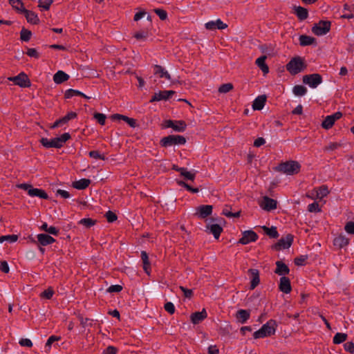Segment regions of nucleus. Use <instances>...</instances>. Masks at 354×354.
Returning <instances> with one entry per match:
<instances>
[{"instance_id": "obj_61", "label": "nucleus", "mask_w": 354, "mask_h": 354, "mask_svg": "<svg viewBox=\"0 0 354 354\" xmlns=\"http://www.w3.org/2000/svg\"><path fill=\"white\" fill-rule=\"evenodd\" d=\"M0 270L3 273H8L10 271L9 266L6 261H0Z\"/></svg>"}, {"instance_id": "obj_55", "label": "nucleus", "mask_w": 354, "mask_h": 354, "mask_svg": "<svg viewBox=\"0 0 354 354\" xmlns=\"http://www.w3.org/2000/svg\"><path fill=\"white\" fill-rule=\"evenodd\" d=\"M165 310L171 315H173L175 312V306L173 303L168 301L164 306Z\"/></svg>"}, {"instance_id": "obj_6", "label": "nucleus", "mask_w": 354, "mask_h": 354, "mask_svg": "<svg viewBox=\"0 0 354 354\" xmlns=\"http://www.w3.org/2000/svg\"><path fill=\"white\" fill-rule=\"evenodd\" d=\"M294 236L288 234L285 237H281L276 243L271 246L272 249L279 251L282 249H288L293 243Z\"/></svg>"}, {"instance_id": "obj_60", "label": "nucleus", "mask_w": 354, "mask_h": 354, "mask_svg": "<svg viewBox=\"0 0 354 354\" xmlns=\"http://www.w3.org/2000/svg\"><path fill=\"white\" fill-rule=\"evenodd\" d=\"M344 348L346 351L350 353H354V344L352 342H347L344 344Z\"/></svg>"}, {"instance_id": "obj_13", "label": "nucleus", "mask_w": 354, "mask_h": 354, "mask_svg": "<svg viewBox=\"0 0 354 354\" xmlns=\"http://www.w3.org/2000/svg\"><path fill=\"white\" fill-rule=\"evenodd\" d=\"M242 237L239 240L238 243L242 245H246L250 242H255L259 236L253 230H245L242 234Z\"/></svg>"}, {"instance_id": "obj_38", "label": "nucleus", "mask_w": 354, "mask_h": 354, "mask_svg": "<svg viewBox=\"0 0 354 354\" xmlns=\"http://www.w3.org/2000/svg\"><path fill=\"white\" fill-rule=\"evenodd\" d=\"M167 96L165 94V91H160L159 93H156L149 100V102H158L160 100H167Z\"/></svg>"}, {"instance_id": "obj_62", "label": "nucleus", "mask_w": 354, "mask_h": 354, "mask_svg": "<svg viewBox=\"0 0 354 354\" xmlns=\"http://www.w3.org/2000/svg\"><path fill=\"white\" fill-rule=\"evenodd\" d=\"M180 289L183 292L185 297L191 298L193 296L192 290L185 288L184 286H180Z\"/></svg>"}, {"instance_id": "obj_10", "label": "nucleus", "mask_w": 354, "mask_h": 354, "mask_svg": "<svg viewBox=\"0 0 354 354\" xmlns=\"http://www.w3.org/2000/svg\"><path fill=\"white\" fill-rule=\"evenodd\" d=\"M303 82L309 87L315 88L322 82V77L318 73L306 75L303 77Z\"/></svg>"}, {"instance_id": "obj_24", "label": "nucleus", "mask_w": 354, "mask_h": 354, "mask_svg": "<svg viewBox=\"0 0 354 354\" xmlns=\"http://www.w3.org/2000/svg\"><path fill=\"white\" fill-rule=\"evenodd\" d=\"M28 195L32 197L36 196V197H39V198L46 199V200L48 199V198H49L48 195L44 189L34 188V187H32V189L28 190Z\"/></svg>"}, {"instance_id": "obj_15", "label": "nucleus", "mask_w": 354, "mask_h": 354, "mask_svg": "<svg viewBox=\"0 0 354 354\" xmlns=\"http://www.w3.org/2000/svg\"><path fill=\"white\" fill-rule=\"evenodd\" d=\"M37 238V241L32 240V242L41 246H46L55 242V239L48 234H39Z\"/></svg>"}, {"instance_id": "obj_58", "label": "nucleus", "mask_w": 354, "mask_h": 354, "mask_svg": "<svg viewBox=\"0 0 354 354\" xmlns=\"http://www.w3.org/2000/svg\"><path fill=\"white\" fill-rule=\"evenodd\" d=\"M122 290V286L120 285H111L107 289L109 292H119Z\"/></svg>"}, {"instance_id": "obj_21", "label": "nucleus", "mask_w": 354, "mask_h": 354, "mask_svg": "<svg viewBox=\"0 0 354 354\" xmlns=\"http://www.w3.org/2000/svg\"><path fill=\"white\" fill-rule=\"evenodd\" d=\"M207 316V312L205 308H203L200 312L193 313L190 316L191 322L194 324H198L201 322H203Z\"/></svg>"}, {"instance_id": "obj_63", "label": "nucleus", "mask_w": 354, "mask_h": 354, "mask_svg": "<svg viewBox=\"0 0 354 354\" xmlns=\"http://www.w3.org/2000/svg\"><path fill=\"white\" fill-rule=\"evenodd\" d=\"M19 343L21 346H26V347H32V341L27 338L21 339L19 340Z\"/></svg>"}, {"instance_id": "obj_16", "label": "nucleus", "mask_w": 354, "mask_h": 354, "mask_svg": "<svg viewBox=\"0 0 354 354\" xmlns=\"http://www.w3.org/2000/svg\"><path fill=\"white\" fill-rule=\"evenodd\" d=\"M205 26L209 30H223L227 27V25L223 23L220 19L215 21H209L205 23Z\"/></svg>"}, {"instance_id": "obj_31", "label": "nucleus", "mask_w": 354, "mask_h": 354, "mask_svg": "<svg viewBox=\"0 0 354 354\" xmlns=\"http://www.w3.org/2000/svg\"><path fill=\"white\" fill-rule=\"evenodd\" d=\"M25 14L26 18L28 21V22L32 24H37L39 23V18L37 14H35L32 11L27 10L26 9L23 12Z\"/></svg>"}, {"instance_id": "obj_39", "label": "nucleus", "mask_w": 354, "mask_h": 354, "mask_svg": "<svg viewBox=\"0 0 354 354\" xmlns=\"http://www.w3.org/2000/svg\"><path fill=\"white\" fill-rule=\"evenodd\" d=\"M334 123L333 118H331L330 115H327L323 120L322 127L325 129H329L333 126Z\"/></svg>"}, {"instance_id": "obj_50", "label": "nucleus", "mask_w": 354, "mask_h": 354, "mask_svg": "<svg viewBox=\"0 0 354 354\" xmlns=\"http://www.w3.org/2000/svg\"><path fill=\"white\" fill-rule=\"evenodd\" d=\"M104 216L109 223H113L118 218L117 215L111 210L106 212Z\"/></svg>"}, {"instance_id": "obj_44", "label": "nucleus", "mask_w": 354, "mask_h": 354, "mask_svg": "<svg viewBox=\"0 0 354 354\" xmlns=\"http://www.w3.org/2000/svg\"><path fill=\"white\" fill-rule=\"evenodd\" d=\"M77 117V114L75 112L71 111L68 113L65 116L61 118V121L63 124L68 122L69 120L75 119Z\"/></svg>"}, {"instance_id": "obj_36", "label": "nucleus", "mask_w": 354, "mask_h": 354, "mask_svg": "<svg viewBox=\"0 0 354 354\" xmlns=\"http://www.w3.org/2000/svg\"><path fill=\"white\" fill-rule=\"evenodd\" d=\"M347 334L343 333H337L333 337V342L335 344H339L346 340Z\"/></svg>"}, {"instance_id": "obj_17", "label": "nucleus", "mask_w": 354, "mask_h": 354, "mask_svg": "<svg viewBox=\"0 0 354 354\" xmlns=\"http://www.w3.org/2000/svg\"><path fill=\"white\" fill-rule=\"evenodd\" d=\"M279 289L283 293L288 294L292 290L290 280L288 277H281L279 284Z\"/></svg>"}, {"instance_id": "obj_28", "label": "nucleus", "mask_w": 354, "mask_h": 354, "mask_svg": "<svg viewBox=\"0 0 354 354\" xmlns=\"http://www.w3.org/2000/svg\"><path fill=\"white\" fill-rule=\"evenodd\" d=\"M293 10H294L295 14L297 15V17L300 20H304L308 16V10L306 8H304L300 6H294Z\"/></svg>"}, {"instance_id": "obj_27", "label": "nucleus", "mask_w": 354, "mask_h": 354, "mask_svg": "<svg viewBox=\"0 0 354 354\" xmlns=\"http://www.w3.org/2000/svg\"><path fill=\"white\" fill-rule=\"evenodd\" d=\"M141 259L143 263V270L147 274H149L151 272V263L149 260L148 254L145 251H142L140 254Z\"/></svg>"}, {"instance_id": "obj_7", "label": "nucleus", "mask_w": 354, "mask_h": 354, "mask_svg": "<svg viewBox=\"0 0 354 354\" xmlns=\"http://www.w3.org/2000/svg\"><path fill=\"white\" fill-rule=\"evenodd\" d=\"M304 68L305 64L300 57L292 59L286 65L287 70L293 75L300 73Z\"/></svg>"}, {"instance_id": "obj_26", "label": "nucleus", "mask_w": 354, "mask_h": 354, "mask_svg": "<svg viewBox=\"0 0 354 354\" xmlns=\"http://www.w3.org/2000/svg\"><path fill=\"white\" fill-rule=\"evenodd\" d=\"M349 243V239L343 235H339L333 240V245L339 249L346 246Z\"/></svg>"}, {"instance_id": "obj_43", "label": "nucleus", "mask_w": 354, "mask_h": 354, "mask_svg": "<svg viewBox=\"0 0 354 354\" xmlns=\"http://www.w3.org/2000/svg\"><path fill=\"white\" fill-rule=\"evenodd\" d=\"M308 259V255H300L295 258L294 263L297 266H302L305 265Z\"/></svg>"}, {"instance_id": "obj_23", "label": "nucleus", "mask_w": 354, "mask_h": 354, "mask_svg": "<svg viewBox=\"0 0 354 354\" xmlns=\"http://www.w3.org/2000/svg\"><path fill=\"white\" fill-rule=\"evenodd\" d=\"M207 230H209V233L213 234L216 239H218L221 232H223V227L218 224H208L206 225Z\"/></svg>"}, {"instance_id": "obj_32", "label": "nucleus", "mask_w": 354, "mask_h": 354, "mask_svg": "<svg viewBox=\"0 0 354 354\" xmlns=\"http://www.w3.org/2000/svg\"><path fill=\"white\" fill-rule=\"evenodd\" d=\"M266 56H261V57L257 58L256 60L257 65L260 68V69L262 71V72L264 74L268 73L269 71V68H268L267 64H266Z\"/></svg>"}, {"instance_id": "obj_14", "label": "nucleus", "mask_w": 354, "mask_h": 354, "mask_svg": "<svg viewBox=\"0 0 354 354\" xmlns=\"http://www.w3.org/2000/svg\"><path fill=\"white\" fill-rule=\"evenodd\" d=\"M213 207L210 205H202L196 208L195 216L198 218H205L212 213Z\"/></svg>"}, {"instance_id": "obj_34", "label": "nucleus", "mask_w": 354, "mask_h": 354, "mask_svg": "<svg viewBox=\"0 0 354 354\" xmlns=\"http://www.w3.org/2000/svg\"><path fill=\"white\" fill-rule=\"evenodd\" d=\"M299 41L300 45L303 46H309L315 42V38L307 35L299 36Z\"/></svg>"}, {"instance_id": "obj_52", "label": "nucleus", "mask_w": 354, "mask_h": 354, "mask_svg": "<svg viewBox=\"0 0 354 354\" xmlns=\"http://www.w3.org/2000/svg\"><path fill=\"white\" fill-rule=\"evenodd\" d=\"M308 211L310 212H319L321 209L317 202H313L308 205Z\"/></svg>"}, {"instance_id": "obj_35", "label": "nucleus", "mask_w": 354, "mask_h": 354, "mask_svg": "<svg viewBox=\"0 0 354 354\" xmlns=\"http://www.w3.org/2000/svg\"><path fill=\"white\" fill-rule=\"evenodd\" d=\"M40 229L50 234H53L55 236H57L59 234L58 229H57L55 227H53V226L48 227V224L46 223H44L41 225V226L40 227Z\"/></svg>"}, {"instance_id": "obj_48", "label": "nucleus", "mask_w": 354, "mask_h": 354, "mask_svg": "<svg viewBox=\"0 0 354 354\" xmlns=\"http://www.w3.org/2000/svg\"><path fill=\"white\" fill-rule=\"evenodd\" d=\"M32 33L30 31L23 28L21 31V39L24 41H28L31 37Z\"/></svg>"}, {"instance_id": "obj_18", "label": "nucleus", "mask_w": 354, "mask_h": 354, "mask_svg": "<svg viewBox=\"0 0 354 354\" xmlns=\"http://www.w3.org/2000/svg\"><path fill=\"white\" fill-rule=\"evenodd\" d=\"M248 273L250 274V289L254 290L260 283L259 271L257 269H249Z\"/></svg>"}, {"instance_id": "obj_47", "label": "nucleus", "mask_w": 354, "mask_h": 354, "mask_svg": "<svg viewBox=\"0 0 354 354\" xmlns=\"http://www.w3.org/2000/svg\"><path fill=\"white\" fill-rule=\"evenodd\" d=\"M93 118L97 121V122L101 125L105 124V121L106 116L104 113H95L93 115Z\"/></svg>"}, {"instance_id": "obj_37", "label": "nucleus", "mask_w": 354, "mask_h": 354, "mask_svg": "<svg viewBox=\"0 0 354 354\" xmlns=\"http://www.w3.org/2000/svg\"><path fill=\"white\" fill-rule=\"evenodd\" d=\"M329 194V191L328 187L326 185H322L318 187L317 190V198L319 199H322L324 197H326Z\"/></svg>"}, {"instance_id": "obj_42", "label": "nucleus", "mask_w": 354, "mask_h": 354, "mask_svg": "<svg viewBox=\"0 0 354 354\" xmlns=\"http://www.w3.org/2000/svg\"><path fill=\"white\" fill-rule=\"evenodd\" d=\"M97 221L90 218H85L81 219L78 223L85 226L86 228H89L96 223Z\"/></svg>"}, {"instance_id": "obj_56", "label": "nucleus", "mask_w": 354, "mask_h": 354, "mask_svg": "<svg viewBox=\"0 0 354 354\" xmlns=\"http://www.w3.org/2000/svg\"><path fill=\"white\" fill-rule=\"evenodd\" d=\"M344 230L347 233L354 234V222L348 221L346 223L344 227Z\"/></svg>"}, {"instance_id": "obj_12", "label": "nucleus", "mask_w": 354, "mask_h": 354, "mask_svg": "<svg viewBox=\"0 0 354 354\" xmlns=\"http://www.w3.org/2000/svg\"><path fill=\"white\" fill-rule=\"evenodd\" d=\"M259 205L263 210L270 212L277 209V201L273 198L265 196L262 198V201L259 202Z\"/></svg>"}, {"instance_id": "obj_29", "label": "nucleus", "mask_w": 354, "mask_h": 354, "mask_svg": "<svg viewBox=\"0 0 354 354\" xmlns=\"http://www.w3.org/2000/svg\"><path fill=\"white\" fill-rule=\"evenodd\" d=\"M69 75L62 71H58L53 76V80L57 84L67 81Z\"/></svg>"}, {"instance_id": "obj_51", "label": "nucleus", "mask_w": 354, "mask_h": 354, "mask_svg": "<svg viewBox=\"0 0 354 354\" xmlns=\"http://www.w3.org/2000/svg\"><path fill=\"white\" fill-rule=\"evenodd\" d=\"M88 155L91 158L94 159H100L104 160L106 158L103 154H101L100 151L97 150L89 151Z\"/></svg>"}, {"instance_id": "obj_41", "label": "nucleus", "mask_w": 354, "mask_h": 354, "mask_svg": "<svg viewBox=\"0 0 354 354\" xmlns=\"http://www.w3.org/2000/svg\"><path fill=\"white\" fill-rule=\"evenodd\" d=\"M54 294H55V291H54L53 288L51 286H50L46 290H45L42 292H41L40 297L44 298L46 299H50L53 297Z\"/></svg>"}, {"instance_id": "obj_8", "label": "nucleus", "mask_w": 354, "mask_h": 354, "mask_svg": "<svg viewBox=\"0 0 354 354\" xmlns=\"http://www.w3.org/2000/svg\"><path fill=\"white\" fill-rule=\"evenodd\" d=\"M330 29V22L329 21H320L314 24L312 27V32L317 36H323L326 35Z\"/></svg>"}, {"instance_id": "obj_9", "label": "nucleus", "mask_w": 354, "mask_h": 354, "mask_svg": "<svg viewBox=\"0 0 354 354\" xmlns=\"http://www.w3.org/2000/svg\"><path fill=\"white\" fill-rule=\"evenodd\" d=\"M163 128H172L175 131L184 132L187 128V124L184 120H166L164 121Z\"/></svg>"}, {"instance_id": "obj_1", "label": "nucleus", "mask_w": 354, "mask_h": 354, "mask_svg": "<svg viewBox=\"0 0 354 354\" xmlns=\"http://www.w3.org/2000/svg\"><path fill=\"white\" fill-rule=\"evenodd\" d=\"M273 169L275 171L292 176L300 171L301 165L296 160H288L281 162Z\"/></svg>"}, {"instance_id": "obj_59", "label": "nucleus", "mask_w": 354, "mask_h": 354, "mask_svg": "<svg viewBox=\"0 0 354 354\" xmlns=\"http://www.w3.org/2000/svg\"><path fill=\"white\" fill-rule=\"evenodd\" d=\"M111 119L113 120H123L124 122H127L128 120L127 119H129V118L126 116V115H122V114L115 113V114L111 115Z\"/></svg>"}, {"instance_id": "obj_30", "label": "nucleus", "mask_w": 354, "mask_h": 354, "mask_svg": "<svg viewBox=\"0 0 354 354\" xmlns=\"http://www.w3.org/2000/svg\"><path fill=\"white\" fill-rule=\"evenodd\" d=\"M261 228L264 231L265 234L268 235L270 238L277 239L279 236L277 227L274 226L268 227L266 225H263L261 227Z\"/></svg>"}, {"instance_id": "obj_5", "label": "nucleus", "mask_w": 354, "mask_h": 354, "mask_svg": "<svg viewBox=\"0 0 354 354\" xmlns=\"http://www.w3.org/2000/svg\"><path fill=\"white\" fill-rule=\"evenodd\" d=\"M186 138L180 135H169L163 137L160 140V145L162 147H169L175 145H183L186 143Z\"/></svg>"}, {"instance_id": "obj_25", "label": "nucleus", "mask_w": 354, "mask_h": 354, "mask_svg": "<svg viewBox=\"0 0 354 354\" xmlns=\"http://www.w3.org/2000/svg\"><path fill=\"white\" fill-rule=\"evenodd\" d=\"M91 180L87 178H82L79 180L74 181L72 184L73 187L78 190H83L87 188L91 184Z\"/></svg>"}, {"instance_id": "obj_53", "label": "nucleus", "mask_w": 354, "mask_h": 354, "mask_svg": "<svg viewBox=\"0 0 354 354\" xmlns=\"http://www.w3.org/2000/svg\"><path fill=\"white\" fill-rule=\"evenodd\" d=\"M182 176L185 180H189L194 181V179H195V177H196V173L195 172L189 171L187 169L185 173H182Z\"/></svg>"}, {"instance_id": "obj_54", "label": "nucleus", "mask_w": 354, "mask_h": 354, "mask_svg": "<svg viewBox=\"0 0 354 354\" xmlns=\"http://www.w3.org/2000/svg\"><path fill=\"white\" fill-rule=\"evenodd\" d=\"M342 146V144L339 142H330L328 145L324 147V151H333Z\"/></svg>"}, {"instance_id": "obj_33", "label": "nucleus", "mask_w": 354, "mask_h": 354, "mask_svg": "<svg viewBox=\"0 0 354 354\" xmlns=\"http://www.w3.org/2000/svg\"><path fill=\"white\" fill-rule=\"evenodd\" d=\"M9 3L19 12L23 13L26 10L21 0H9Z\"/></svg>"}, {"instance_id": "obj_64", "label": "nucleus", "mask_w": 354, "mask_h": 354, "mask_svg": "<svg viewBox=\"0 0 354 354\" xmlns=\"http://www.w3.org/2000/svg\"><path fill=\"white\" fill-rule=\"evenodd\" d=\"M118 352V349L113 346H109L102 354H116Z\"/></svg>"}, {"instance_id": "obj_19", "label": "nucleus", "mask_w": 354, "mask_h": 354, "mask_svg": "<svg viewBox=\"0 0 354 354\" xmlns=\"http://www.w3.org/2000/svg\"><path fill=\"white\" fill-rule=\"evenodd\" d=\"M276 269L274 273L282 277H286V274L290 273V269L288 266L283 263L282 261H277L275 263Z\"/></svg>"}, {"instance_id": "obj_11", "label": "nucleus", "mask_w": 354, "mask_h": 354, "mask_svg": "<svg viewBox=\"0 0 354 354\" xmlns=\"http://www.w3.org/2000/svg\"><path fill=\"white\" fill-rule=\"evenodd\" d=\"M8 80L10 81L13 82L15 85L19 86L22 88L30 86V82L28 76L24 73H21L15 77H10Z\"/></svg>"}, {"instance_id": "obj_57", "label": "nucleus", "mask_w": 354, "mask_h": 354, "mask_svg": "<svg viewBox=\"0 0 354 354\" xmlns=\"http://www.w3.org/2000/svg\"><path fill=\"white\" fill-rule=\"evenodd\" d=\"M60 339H61V337H59V336H56V335L50 336L46 343V347H50L53 342H55V341H58Z\"/></svg>"}, {"instance_id": "obj_45", "label": "nucleus", "mask_w": 354, "mask_h": 354, "mask_svg": "<svg viewBox=\"0 0 354 354\" xmlns=\"http://www.w3.org/2000/svg\"><path fill=\"white\" fill-rule=\"evenodd\" d=\"M177 183L178 185L185 188L187 191L192 193H198L199 192V189L198 188H194L184 181L180 180L178 181Z\"/></svg>"}, {"instance_id": "obj_20", "label": "nucleus", "mask_w": 354, "mask_h": 354, "mask_svg": "<svg viewBox=\"0 0 354 354\" xmlns=\"http://www.w3.org/2000/svg\"><path fill=\"white\" fill-rule=\"evenodd\" d=\"M235 317L239 323L243 324L250 319V310L240 309L236 312Z\"/></svg>"}, {"instance_id": "obj_40", "label": "nucleus", "mask_w": 354, "mask_h": 354, "mask_svg": "<svg viewBox=\"0 0 354 354\" xmlns=\"http://www.w3.org/2000/svg\"><path fill=\"white\" fill-rule=\"evenodd\" d=\"M134 37L138 40L147 41L149 37V33L148 31L140 30L135 33Z\"/></svg>"}, {"instance_id": "obj_3", "label": "nucleus", "mask_w": 354, "mask_h": 354, "mask_svg": "<svg viewBox=\"0 0 354 354\" xmlns=\"http://www.w3.org/2000/svg\"><path fill=\"white\" fill-rule=\"evenodd\" d=\"M153 72L155 77L160 79V82L165 84L166 86H178V84H176V80L172 78L168 71L162 66H154Z\"/></svg>"}, {"instance_id": "obj_2", "label": "nucleus", "mask_w": 354, "mask_h": 354, "mask_svg": "<svg viewBox=\"0 0 354 354\" xmlns=\"http://www.w3.org/2000/svg\"><path fill=\"white\" fill-rule=\"evenodd\" d=\"M71 138L69 133H64L59 137L54 138L48 140L46 138H41L39 140L40 143L46 149L57 148L60 149L64 146V144Z\"/></svg>"}, {"instance_id": "obj_22", "label": "nucleus", "mask_w": 354, "mask_h": 354, "mask_svg": "<svg viewBox=\"0 0 354 354\" xmlns=\"http://www.w3.org/2000/svg\"><path fill=\"white\" fill-rule=\"evenodd\" d=\"M267 96L266 95H259L253 102L252 109L254 111H261L263 109L266 102Z\"/></svg>"}, {"instance_id": "obj_46", "label": "nucleus", "mask_w": 354, "mask_h": 354, "mask_svg": "<svg viewBox=\"0 0 354 354\" xmlns=\"http://www.w3.org/2000/svg\"><path fill=\"white\" fill-rule=\"evenodd\" d=\"M18 239V236L16 234L6 235L0 236V243H3L5 241H8L10 243L16 242Z\"/></svg>"}, {"instance_id": "obj_49", "label": "nucleus", "mask_w": 354, "mask_h": 354, "mask_svg": "<svg viewBox=\"0 0 354 354\" xmlns=\"http://www.w3.org/2000/svg\"><path fill=\"white\" fill-rule=\"evenodd\" d=\"M39 6L44 10H48L53 3V0H39Z\"/></svg>"}, {"instance_id": "obj_4", "label": "nucleus", "mask_w": 354, "mask_h": 354, "mask_svg": "<svg viewBox=\"0 0 354 354\" xmlns=\"http://www.w3.org/2000/svg\"><path fill=\"white\" fill-rule=\"evenodd\" d=\"M277 326V322L274 319H270L260 329L253 333V337L254 339H259L271 336L275 333Z\"/></svg>"}]
</instances>
